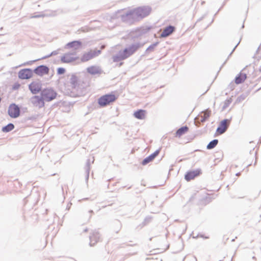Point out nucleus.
Returning a JSON list of instances; mask_svg holds the SVG:
<instances>
[{
    "instance_id": "1",
    "label": "nucleus",
    "mask_w": 261,
    "mask_h": 261,
    "mask_svg": "<svg viewBox=\"0 0 261 261\" xmlns=\"http://www.w3.org/2000/svg\"><path fill=\"white\" fill-rule=\"evenodd\" d=\"M138 48V46L136 45H133L130 47L125 48L122 52H120L117 55L113 57L114 62H119L124 60L133 55Z\"/></svg>"
},
{
    "instance_id": "2",
    "label": "nucleus",
    "mask_w": 261,
    "mask_h": 261,
    "mask_svg": "<svg viewBox=\"0 0 261 261\" xmlns=\"http://www.w3.org/2000/svg\"><path fill=\"white\" fill-rule=\"evenodd\" d=\"M118 96L114 93L105 94L98 99V103L101 107H105L115 102Z\"/></svg>"
},
{
    "instance_id": "3",
    "label": "nucleus",
    "mask_w": 261,
    "mask_h": 261,
    "mask_svg": "<svg viewBox=\"0 0 261 261\" xmlns=\"http://www.w3.org/2000/svg\"><path fill=\"white\" fill-rule=\"evenodd\" d=\"M150 12L151 9L148 7H139L134 10L133 14L136 18L141 19L148 16Z\"/></svg>"
},
{
    "instance_id": "4",
    "label": "nucleus",
    "mask_w": 261,
    "mask_h": 261,
    "mask_svg": "<svg viewBox=\"0 0 261 261\" xmlns=\"http://www.w3.org/2000/svg\"><path fill=\"white\" fill-rule=\"evenodd\" d=\"M57 93L52 89L46 88L43 90L41 93L42 98L47 101H50L56 98Z\"/></svg>"
},
{
    "instance_id": "5",
    "label": "nucleus",
    "mask_w": 261,
    "mask_h": 261,
    "mask_svg": "<svg viewBox=\"0 0 261 261\" xmlns=\"http://www.w3.org/2000/svg\"><path fill=\"white\" fill-rule=\"evenodd\" d=\"M101 53L100 50L93 49L83 54L81 57V61L83 62H87L92 59L98 56Z\"/></svg>"
},
{
    "instance_id": "6",
    "label": "nucleus",
    "mask_w": 261,
    "mask_h": 261,
    "mask_svg": "<svg viewBox=\"0 0 261 261\" xmlns=\"http://www.w3.org/2000/svg\"><path fill=\"white\" fill-rule=\"evenodd\" d=\"M230 119H224L220 123L219 127L216 130V134L218 135H221L225 132L228 127L230 125Z\"/></svg>"
},
{
    "instance_id": "7",
    "label": "nucleus",
    "mask_w": 261,
    "mask_h": 261,
    "mask_svg": "<svg viewBox=\"0 0 261 261\" xmlns=\"http://www.w3.org/2000/svg\"><path fill=\"white\" fill-rule=\"evenodd\" d=\"M77 58L75 53H68L62 57L61 61L63 63H69L75 61Z\"/></svg>"
},
{
    "instance_id": "8",
    "label": "nucleus",
    "mask_w": 261,
    "mask_h": 261,
    "mask_svg": "<svg viewBox=\"0 0 261 261\" xmlns=\"http://www.w3.org/2000/svg\"><path fill=\"white\" fill-rule=\"evenodd\" d=\"M8 114L12 118H16L19 116L20 109L15 104H12L9 106Z\"/></svg>"
},
{
    "instance_id": "9",
    "label": "nucleus",
    "mask_w": 261,
    "mask_h": 261,
    "mask_svg": "<svg viewBox=\"0 0 261 261\" xmlns=\"http://www.w3.org/2000/svg\"><path fill=\"white\" fill-rule=\"evenodd\" d=\"M44 100L42 96L40 97L39 96H34L31 99V101L33 106L39 109L44 106Z\"/></svg>"
},
{
    "instance_id": "10",
    "label": "nucleus",
    "mask_w": 261,
    "mask_h": 261,
    "mask_svg": "<svg viewBox=\"0 0 261 261\" xmlns=\"http://www.w3.org/2000/svg\"><path fill=\"white\" fill-rule=\"evenodd\" d=\"M33 76V71L30 69H23L18 72V76L21 79H29Z\"/></svg>"
},
{
    "instance_id": "11",
    "label": "nucleus",
    "mask_w": 261,
    "mask_h": 261,
    "mask_svg": "<svg viewBox=\"0 0 261 261\" xmlns=\"http://www.w3.org/2000/svg\"><path fill=\"white\" fill-rule=\"evenodd\" d=\"M29 89L33 94L39 93L41 89V85L38 82H33L29 86Z\"/></svg>"
},
{
    "instance_id": "12",
    "label": "nucleus",
    "mask_w": 261,
    "mask_h": 261,
    "mask_svg": "<svg viewBox=\"0 0 261 261\" xmlns=\"http://www.w3.org/2000/svg\"><path fill=\"white\" fill-rule=\"evenodd\" d=\"M200 173L201 171L199 169L194 171H190L186 174L185 178L187 181H189L191 180L194 179L196 177L199 176Z\"/></svg>"
},
{
    "instance_id": "13",
    "label": "nucleus",
    "mask_w": 261,
    "mask_h": 261,
    "mask_svg": "<svg viewBox=\"0 0 261 261\" xmlns=\"http://www.w3.org/2000/svg\"><path fill=\"white\" fill-rule=\"evenodd\" d=\"M34 72L39 76H43L48 73L49 69L45 66L41 65L37 67L35 69Z\"/></svg>"
},
{
    "instance_id": "14",
    "label": "nucleus",
    "mask_w": 261,
    "mask_h": 261,
    "mask_svg": "<svg viewBox=\"0 0 261 261\" xmlns=\"http://www.w3.org/2000/svg\"><path fill=\"white\" fill-rule=\"evenodd\" d=\"M174 31L175 27L173 26L169 25L163 29L161 34V37H167L171 35Z\"/></svg>"
},
{
    "instance_id": "15",
    "label": "nucleus",
    "mask_w": 261,
    "mask_h": 261,
    "mask_svg": "<svg viewBox=\"0 0 261 261\" xmlns=\"http://www.w3.org/2000/svg\"><path fill=\"white\" fill-rule=\"evenodd\" d=\"M70 90H76L78 91L79 84L78 83L77 78L75 76H72L70 81Z\"/></svg>"
},
{
    "instance_id": "16",
    "label": "nucleus",
    "mask_w": 261,
    "mask_h": 261,
    "mask_svg": "<svg viewBox=\"0 0 261 261\" xmlns=\"http://www.w3.org/2000/svg\"><path fill=\"white\" fill-rule=\"evenodd\" d=\"M211 115V111L207 109L200 113L198 117L201 122H204L207 120Z\"/></svg>"
},
{
    "instance_id": "17",
    "label": "nucleus",
    "mask_w": 261,
    "mask_h": 261,
    "mask_svg": "<svg viewBox=\"0 0 261 261\" xmlns=\"http://www.w3.org/2000/svg\"><path fill=\"white\" fill-rule=\"evenodd\" d=\"M159 154V151H155L153 153L151 154L149 156L146 158L142 162L143 165H145L149 162H151Z\"/></svg>"
},
{
    "instance_id": "18",
    "label": "nucleus",
    "mask_w": 261,
    "mask_h": 261,
    "mask_svg": "<svg viewBox=\"0 0 261 261\" xmlns=\"http://www.w3.org/2000/svg\"><path fill=\"white\" fill-rule=\"evenodd\" d=\"M146 112L144 110H139L134 113L135 118L138 119H143L145 118Z\"/></svg>"
},
{
    "instance_id": "19",
    "label": "nucleus",
    "mask_w": 261,
    "mask_h": 261,
    "mask_svg": "<svg viewBox=\"0 0 261 261\" xmlns=\"http://www.w3.org/2000/svg\"><path fill=\"white\" fill-rule=\"evenodd\" d=\"M189 130V127L187 126L179 128L176 132L175 137L180 138L182 135L187 133Z\"/></svg>"
},
{
    "instance_id": "20",
    "label": "nucleus",
    "mask_w": 261,
    "mask_h": 261,
    "mask_svg": "<svg viewBox=\"0 0 261 261\" xmlns=\"http://www.w3.org/2000/svg\"><path fill=\"white\" fill-rule=\"evenodd\" d=\"M87 72L91 74H99L101 72L100 69L97 66H92L87 68Z\"/></svg>"
},
{
    "instance_id": "21",
    "label": "nucleus",
    "mask_w": 261,
    "mask_h": 261,
    "mask_svg": "<svg viewBox=\"0 0 261 261\" xmlns=\"http://www.w3.org/2000/svg\"><path fill=\"white\" fill-rule=\"evenodd\" d=\"M247 76L246 74L243 72H240L235 78V83L237 84H239L243 82L246 79Z\"/></svg>"
},
{
    "instance_id": "22",
    "label": "nucleus",
    "mask_w": 261,
    "mask_h": 261,
    "mask_svg": "<svg viewBox=\"0 0 261 261\" xmlns=\"http://www.w3.org/2000/svg\"><path fill=\"white\" fill-rule=\"evenodd\" d=\"M81 42L79 41H74L67 44L68 47L75 50L80 49L81 47Z\"/></svg>"
},
{
    "instance_id": "23",
    "label": "nucleus",
    "mask_w": 261,
    "mask_h": 261,
    "mask_svg": "<svg viewBox=\"0 0 261 261\" xmlns=\"http://www.w3.org/2000/svg\"><path fill=\"white\" fill-rule=\"evenodd\" d=\"M218 143V140L217 139H215L213 140L212 141L210 142L207 145V149H211L214 148Z\"/></svg>"
},
{
    "instance_id": "24",
    "label": "nucleus",
    "mask_w": 261,
    "mask_h": 261,
    "mask_svg": "<svg viewBox=\"0 0 261 261\" xmlns=\"http://www.w3.org/2000/svg\"><path fill=\"white\" fill-rule=\"evenodd\" d=\"M14 127V126L12 123H9L6 126L3 127L2 130L4 132H8L12 130Z\"/></svg>"
},
{
    "instance_id": "25",
    "label": "nucleus",
    "mask_w": 261,
    "mask_h": 261,
    "mask_svg": "<svg viewBox=\"0 0 261 261\" xmlns=\"http://www.w3.org/2000/svg\"><path fill=\"white\" fill-rule=\"evenodd\" d=\"M216 154L218 156V158L215 159V161L218 160V162L222 161L223 158V153L222 152H218Z\"/></svg>"
},
{
    "instance_id": "26",
    "label": "nucleus",
    "mask_w": 261,
    "mask_h": 261,
    "mask_svg": "<svg viewBox=\"0 0 261 261\" xmlns=\"http://www.w3.org/2000/svg\"><path fill=\"white\" fill-rule=\"evenodd\" d=\"M65 72V70L63 68H59L57 70V72L59 74H64Z\"/></svg>"
},
{
    "instance_id": "27",
    "label": "nucleus",
    "mask_w": 261,
    "mask_h": 261,
    "mask_svg": "<svg viewBox=\"0 0 261 261\" xmlns=\"http://www.w3.org/2000/svg\"><path fill=\"white\" fill-rule=\"evenodd\" d=\"M104 47H105V46H101V49L103 48Z\"/></svg>"
}]
</instances>
